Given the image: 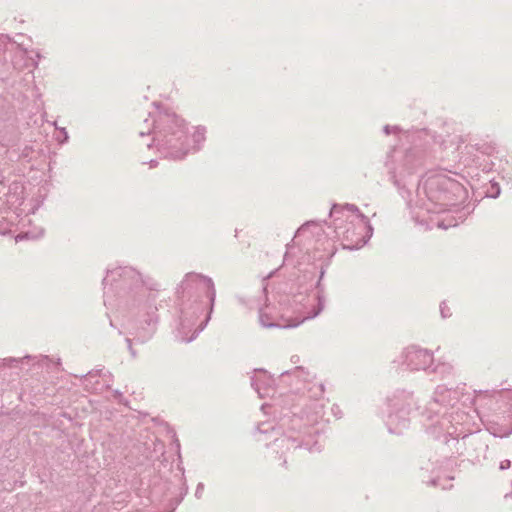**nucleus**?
<instances>
[{
    "instance_id": "nucleus-1",
    "label": "nucleus",
    "mask_w": 512,
    "mask_h": 512,
    "mask_svg": "<svg viewBox=\"0 0 512 512\" xmlns=\"http://www.w3.org/2000/svg\"><path fill=\"white\" fill-rule=\"evenodd\" d=\"M330 214L340 222L336 225L337 233L351 241L353 248H360L371 237V226L353 205L334 206Z\"/></svg>"
},
{
    "instance_id": "nucleus-2",
    "label": "nucleus",
    "mask_w": 512,
    "mask_h": 512,
    "mask_svg": "<svg viewBox=\"0 0 512 512\" xmlns=\"http://www.w3.org/2000/svg\"><path fill=\"white\" fill-rule=\"evenodd\" d=\"M318 312L311 316L292 317L290 309L283 305H266L260 310V323L264 327L293 328L302 323L305 319L314 317Z\"/></svg>"
},
{
    "instance_id": "nucleus-3",
    "label": "nucleus",
    "mask_w": 512,
    "mask_h": 512,
    "mask_svg": "<svg viewBox=\"0 0 512 512\" xmlns=\"http://www.w3.org/2000/svg\"><path fill=\"white\" fill-rule=\"evenodd\" d=\"M253 386L255 387L256 391L260 395V397H264L268 393H266L265 389L266 386L270 383V378L267 375V373L263 370H257L255 371V375L252 378Z\"/></svg>"
},
{
    "instance_id": "nucleus-4",
    "label": "nucleus",
    "mask_w": 512,
    "mask_h": 512,
    "mask_svg": "<svg viewBox=\"0 0 512 512\" xmlns=\"http://www.w3.org/2000/svg\"><path fill=\"white\" fill-rule=\"evenodd\" d=\"M413 354L416 358H425L427 360L430 359V355L426 351H423V350H417Z\"/></svg>"
},
{
    "instance_id": "nucleus-5",
    "label": "nucleus",
    "mask_w": 512,
    "mask_h": 512,
    "mask_svg": "<svg viewBox=\"0 0 512 512\" xmlns=\"http://www.w3.org/2000/svg\"><path fill=\"white\" fill-rule=\"evenodd\" d=\"M199 279V277L197 275H188L187 278H186V281H190V280H197Z\"/></svg>"
},
{
    "instance_id": "nucleus-6",
    "label": "nucleus",
    "mask_w": 512,
    "mask_h": 512,
    "mask_svg": "<svg viewBox=\"0 0 512 512\" xmlns=\"http://www.w3.org/2000/svg\"><path fill=\"white\" fill-rule=\"evenodd\" d=\"M310 227V224H306L299 229V232L303 233Z\"/></svg>"
},
{
    "instance_id": "nucleus-7",
    "label": "nucleus",
    "mask_w": 512,
    "mask_h": 512,
    "mask_svg": "<svg viewBox=\"0 0 512 512\" xmlns=\"http://www.w3.org/2000/svg\"><path fill=\"white\" fill-rule=\"evenodd\" d=\"M457 223H452V222H449V224L447 225H444L443 228H447V227H451V226H455Z\"/></svg>"
},
{
    "instance_id": "nucleus-8",
    "label": "nucleus",
    "mask_w": 512,
    "mask_h": 512,
    "mask_svg": "<svg viewBox=\"0 0 512 512\" xmlns=\"http://www.w3.org/2000/svg\"><path fill=\"white\" fill-rule=\"evenodd\" d=\"M441 313H442V315H443L444 317H446V314H445V313H447V310H444V307H443V306L441 307Z\"/></svg>"
},
{
    "instance_id": "nucleus-9",
    "label": "nucleus",
    "mask_w": 512,
    "mask_h": 512,
    "mask_svg": "<svg viewBox=\"0 0 512 512\" xmlns=\"http://www.w3.org/2000/svg\"><path fill=\"white\" fill-rule=\"evenodd\" d=\"M441 313H442V315H443L444 317H446V314H445V313H447V310H444V307H443V306L441 307Z\"/></svg>"
},
{
    "instance_id": "nucleus-10",
    "label": "nucleus",
    "mask_w": 512,
    "mask_h": 512,
    "mask_svg": "<svg viewBox=\"0 0 512 512\" xmlns=\"http://www.w3.org/2000/svg\"><path fill=\"white\" fill-rule=\"evenodd\" d=\"M200 489H203V486H198V487H197V490H196V493H199V490H200Z\"/></svg>"
},
{
    "instance_id": "nucleus-11",
    "label": "nucleus",
    "mask_w": 512,
    "mask_h": 512,
    "mask_svg": "<svg viewBox=\"0 0 512 512\" xmlns=\"http://www.w3.org/2000/svg\"><path fill=\"white\" fill-rule=\"evenodd\" d=\"M200 489H203V486H198V487H197V490H196V493H199V490H200Z\"/></svg>"
},
{
    "instance_id": "nucleus-12",
    "label": "nucleus",
    "mask_w": 512,
    "mask_h": 512,
    "mask_svg": "<svg viewBox=\"0 0 512 512\" xmlns=\"http://www.w3.org/2000/svg\"><path fill=\"white\" fill-rule=\"evenodd\" d=\"M200 489H203V486H198V487H197V490H196V493H199V490H200Z\"/></svg>"
},
{
    "instance_id": "nucleus-13",
    "label": "nucleus",
    "mask_w": 512,
    "mask_h": 512,
    "mask_svg": "<svg viewBox=\"0 0 512 512\" xmlns=\"http://www.w3.org/2000/svg\"><path fill=\"white\" fill-rule=\"evenodd\" d=\"M200 489H203V486H198V487H197V490H196V493H199V490H200Z\"/></svg>"
}]
</instances>
